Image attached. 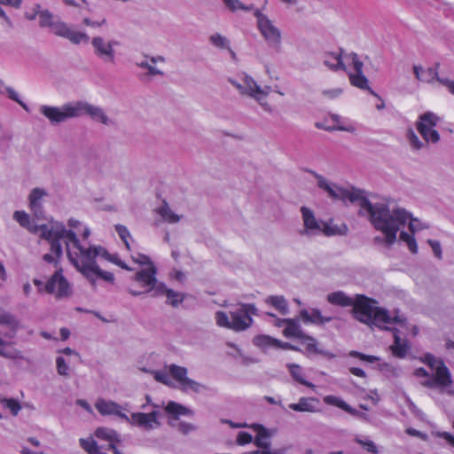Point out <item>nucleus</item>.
Listing matches in <instances>:
<instances>
[{
    "label": "nucleus",
    "mask_w": 454,
    "mask_h": 454,
    "mask_svg": "<svg viewBox=\"0 0 454 454\" xmlns=\"http://www.w3.org/2000/svg\"><path fill=\"white\" fill-rule=\"evenodd\" d=\"M317 181V186L325 191L328 196L333 200L342 201L348 200L351 203L357 202L360 206L359 215H368L369 221L378 231H380L385 238H375V241H384L387 247H391L396 240V235L400 228L409 221V230L414 233L418 231L428 229L429 226L413 218L411 214L402 207L390 209L384 202L372 203L364 195V192L353 188L348 190L329 183L325 177L314 170H308Z\"/></svg>",
    "instance_id": "f257e3e1"
},
{
    "label": "nucleus",
    "mask_w": 454,
    "mask_h": 454,
    "mask_svg": "<svg viewBox=\"0 0 454 454\" xmlns=\"http://www.w3.org/2000/svg\"><path fill=\"white\" fill-rule=\"evenodd\" d=\"M24 17L29 21L38 17V25L41 28H47L54 35L65 38L74 45L87 44L90 40L87 33L74 30L69 24L55 16L49 9H42L40 4H33L30 11L25 12Z\"/></svg>",
    "instance_id": "f03ea898"
},
{
    "label": "nucleus",
    "mask_w": 454,
    "mask_h": 454,
    "mask_svg": "<svg viewBox=\"0 0 454 454\" xmlns=\"http://www.w3.org/2000/svg\"><path fill=\"white\" fill-rule=\"evenodd\" d=\"M157 268L153 267L151 270H138L133 279L139 283L142 287H146V292H152L153 297L167 296V303L172 307H178L184 300V294L169 289L162 282L156 278Z\"/></svg>",
    "instance_id": "7ed1b4c3"
},
{
    "label": "nucleus",
    "mask_w": 454,
    "mask_h": 454,
    "mask_svg": "<svg viewBox=\"0 0 454 454\" xmlns=\"http://www.w3.org/2000/svg\"><path fill=\"white\" fill-rule=\"evenodd\" d=\"M67 257L75 269L81 272L93 286L96 282L91 277V270L97 265L96 257L100 256V246H90L85 247L81 243L72 251L68 248V243H66Z\"/></svg>",
    "instance_id": "20e7f679"
},
{
    "label": "nucleus",
    "mask_w": 454,
    "mask_h": 454,
    "mask_svg": "<svg viewBox=\"0 0 454 454\" xmlns=\"http://www.w3.org/2000/svg\"><path fill=\"white\" fill-rule=\"evenodd\" d=\"M423 362L432 370L435 371L434 379H427L421 381L424 387L428 388H445L451 386L452 380L450 372L442 360L437 359L434 355L427 353L425 355Z\"/></svg>",
    "instance_id": "39448f33"
},
{
    "label": "nucleus",
    "mask_w": 454,
    "mask_h": 454,
    "mask_svg": "<svg viewBox=\"0 0 454 454\" xmlns=\"http://www.w3.org/2000/svg\"><path fill=\"white\" fill-rule=\"evenodd\" d=\"M33 283L38 287L39 293L45 291L47 294H55L58 299L68 298L73 293L69 282L63 276L61 268L54 272L44 286H43V282L37 278L33 279Z\"/></svg>",
    "instance_id": "423d86ee"
},
{
    "label": "nucleus",
    "mask_w": 454,
    "mask_h": 454,
    "mask_svg": "<svg viewBox=\"0 0 454 454\" xmlns=\"http://www.w3.org/2000/svg\"><path fill=\"white\" fill-rule=\"evenodd\" d=\"M254 17L257 19V28L264 40L268 43L269 46L273 48L276 51H281V31L269 17L263 14L259 9L254 12Z\"/></svg>",
    "instance_id": "0eeeda50"
},
{
    "label": "nucleus",
    "mask_w": 454,
    "mask_h": 454,
    "mask_svg": "<svg viewBox=\"0 0 454 454\" xmlns=\"http://www.w3.org/2000/svg\"><path fill=\"white\" fill-rule=\"evenodd\" d=\"M257 308L253 303H242L230 312L231 318V330L242 332L248 329L253 324L252 315H257Z\"/></svg>",
    "instance_id": "6e6552de"
},
{
    "label": "nucleus",
    "mask_w": 454,
    "mask_h": 454,
    "mask_svg": "<svg viewBox=\"0 0 454 454\" xmlns=\"http://www.w3.org/2000/svg\"><path fill=\"white\" fill-rule=\"evenodd\" d=\"M439 121V116L430 111L419 115V121L416 122V128L426 142L436 144L440 141V135L434 129Z\"/></svg>",
    "instance_id": "1a4fd4ad"
},
{
    "label": "nucleus",
    "mask_w": 454,
    "mask_h": 454,
    "mask_svg": "<svg viewBox=\"0 0 454 454\" xmlns=\"http://www.w3.org/2000/svg\"><path fill=\"white\" fill-rule=\"evenodd\" d=\"M39 111L51 124H59L68 119L77 118L75 102L64 104L61 107L43 105Z\"/></svg>",
    "instance_id": "9d476101"
},
{
    "label": "nucleus",
    "mask_w": 454,
    "mask_h": 454,
    "mask_svg": "<svg viewBox=\"0 0 454 454\" xmlns=\"http://www.w3.org/2000/svg\"><path fill=\"white\" fill-rule=\"evenodd\" d=\"M168 372L172 378L179 384V389L182 392L187 393L192 391L198 394L207 388L205 385L188 378V370L184 366L172 364L168 366Z\"/></svg>",
    "instance_id": "9b49d317"
},
{
    "label": "nucleus",
    "mask_w": 454,
    "mask_h": 454,
    "mask_svg": "<svg viewBox=\"0 0 454 454\" xmlns=\"http://www.w3.org/2000/svg\"><path fill=\"white\" fill-rule=\"evenodd\" d=\"M91 43L93 52L104 63H115L116 54L114 47L118 46L120 43L116 40H106L103 36H94L88 43Z\"/></svg>",
    "instance_id": "f8f14e48"
},
{
    "label": "nucleus",
    "mask_w": 454,
    "mask_h": 454,
    "mask_svg": "<svg viewBox=\"0 0 454 454\" xmlns=\"http://www.w3.org/2000/svg\"><path fill=\"white\" fill-rule=\"evenodd\" d=\"M376 301L364 294H356L352 304L353 317L361 323L371 325L375 308L372 303Z\"/></svg>",
    "instance_id": "ddd939ff"
},
{
    "label": "nucleus",
    "mask_w": 454,
    "mask_h": 454,
    "mask_svg": "<svg viewBox=\"0 0 454 454\" xmlns=\"http://www.w3.org/2000/svg\"><path fill=\"white\" fill-rule=\"evenodd\" d=\"M154 408L149 413L144 412H134L131 414L132 426L141 427L146 431L153 430L155 427H159L160 423L159 421L160 411L157 410L159 405L153 404Z\"/></svg>",
    "instance_id": "4468645a"
},
{
    "label": "nucleus",
    "mask_w": 454,
    "mask_h": 454,
    "mask_svg": "<svg viewBox=\"0 0 454 454\" xmlns=\"http://www.w3.org/2000/svg\"><path fill=\"white\" fill-rule=\"evenodd\" d=\"M75 111L77 112V117L86 114L93 121H99L105 125H109L111 122L103 108L93 106L85 101H76Z\"/></svg>",
    "instance_id": "2eb2a0df"
},
{
    "label": "nucleus",
    "mask_w": 454,
    "mask_h": 454,
    "mask_svg": "<svg viewBox=\"0 0 454 454\" xmlns=\"http://www.w3.org/2000/svg\"><path fill=\"white\" fill-rule=\"evenodd\" d=\"M48 196V192L43 188H34L28 195V207L33 215L37 220H45L43 209V198Z\"/></svg>",
    "instance_id": "dca6fc26"
},
{
    "label": "nucleus",
    "mask_w": 454,
    "mask_h": 454,
    "mask_svg": "<svg viewBox=\"0 0 454 454\" xmlns=\"http://www.w3.org/2000/svg\"><path fill=\"white\" fill-rule=\"evenodd\" d=\"M405 321V317L399 315L398 311H396L395 317H391L387 309L376 307L373 312L371 325H375L379 328H383L386 330H392L393 328L386 327L385 325L393 323L403 324Z\"/></svg>",
    "instance_id": "f3484780"
},
{
    "label": "nucleus",
    "mask_w": 454,
    "mask_h": 454,
    "mask_svg": "<svg viewBox=\"0 0 454 454\" xmlns=\"http://www.w3.org/2000/svg\"><path fill=\"white\" fill-rule=\"evenodd\" d=\"M301 212L302 215L304 230L301 231L302 235H317L321 233L322 225L315 217L312 210L307 207H301Z\"/></svg>",
    "instance_id": "a211bd4d"
},
{
    "label": "nucleus",
    "mask_w": 454,
    "mask_h": 454,
    "mask_svg": "<svg viewBox=\"0 0 454 454\" xmlns=\"http://www.w3.org/2000/svg\"><path fill=\"white\" fill-rule=\"evenodd\" d=\"M301 317L304 324H313L316 325H324L333 320L331 316L322 315L320 309H311L309 311L307 309H301L300 311Z\"/></svg>",
    "instance_id": "6ab92c4d"
},
{
    "label": "nucleus",
    "mask_w": 454,
    "mask_h": 454,
    "mask_svg": "<svg viewBox=\"0 0 454 454\" xmlns=\"http://www.w3.org/2000/svg\"><path fill=\"white\" fill-rule=\"evenodd\" d=\"M439 67V64H436V67H428L426 69H423L421 67L414 66L413 67V72L416 76V78L423 82H433L434 80H436L439 83L442 84L441 81L449 80L448 78H442L438 75L437 67Z\"/></svg>",
    "instance_id": "aec40b11"
},
{
    "label": "nucleus",
    "mask_w": 454,
    "mask_h": 454,
    "mask_svg": "<svg viewBox=\"0 0 454 454\" xmlns=\"http://www.w3.org/2000/svg\"><path fill=\"white\" fill-rule=\"evenodd\" d=\"M300 340L301 343L305 346L306 355L318 354L328 359H333L336 356L333 353L328 350L319 348L317 347V340L312 336L305 334L301 339H300Z\"/></svg>",
    "instance_id": "412c9836"
},
{
    "label": "nucleus",
    "mask_w": 454,
    "mask_h": 454,
    "mask_svg": "<svg viewBox=\"0 0 454 454\" xmlns=\"http://www.w3.org/2000/svg\"><path fill=\"white\" fill-rule=\"evenodd\" d=\"M319 399L317 397H301L298 403H290L289 408L300 412H317L319 411Z\"/></svg>",
    "instance_id": "4be33fe9"
},
{
    "label": "nucleus",
    "mask_w": 454,
    "mask_h": 454,
    "mask_svg": "<svg viewBox=\"0 0 454 454\" xmlns=\"http://www.w3.org/2000/svg\"><path fill=\"white\" fill-rule=\"evenodd\" d=\"M0 356L11 359L18 360L24 359L22 351L17 349L14 346V342L4 340L0 336Z\"/></svg>",
    "instance_id": "5701e85b"
},
{
    "label": "nucleus",
    "mask_w": 454,
    "mask_h": 454,
    "mask_svg": "<svg viewBox=\"0 0 454 454\" xmlns=\"http://www.w3.org/2000/svg\"><path fill=\"white\" fill-rule=\"evenodd\" d=\"M342 50L337 52H325L323 55V63L333 71L346 70V66L341 58Z\"/></svg>",
    "instance_id": "b1692460"
},
{
    "label": "nucleus",
    "mask_w": 454,
    "mask_h": 454,
    "mask_svg": "<svg viewBox=\"0 0 454 454\" xmlns=\"http://www.w3.org/2000/svg\"><path fill=\"white\" fill-rule=\"evenodd\" d=\"M251 428L257 431V435L254 440V443L258 448L262 449V450H270V442H269V438L270 437V434L268 429L260 424H253Z\"/></svg>",
    "instance_id": "393cba45"
},
{
    "label": "nucleus",
    "mask_w": 454,
    "mask_h": 454,
    "mask_svg": "<svg viewBox=\"0 0 454 454\" xmlns=\"http://www.w3.org/2000/svg\"><path fill=\"white\" fill-rule=\"evenodd\" d=\"M324 402L326 404L336 406L353 416L364 415L363 413H361L360 411H358L357 410L354 409L349 404H348L344 400H342L340 397H337L335 395H325L324 397Z\"/></svg>",
    "instance_id": "a878e982"
},
{
    "label": "nucleus",
    "mask_w": 454,
    "mask_h": 454,
    "mask_svg": "<svg viewBox=\"0 0 454 454\" xmlns=\"http://www.w3.org/2000/svg\"><path fill=\"white\" fill-rule=\"evenodd\" d=\"M95 436L98 439L110 442L108 450H113L114 453V449H113L111 445H114L117 449L114 442H120L119 434L115 430L107 427H98L95 431Z\"/></svg>",
    "instance_id": "bb28decb"
},
{
    "label": "nucleus",
    "mask_w": 454,
    "mask_h": 454,
    "mask_svg": "<svg viewBox=\"0 0 454 454\" xmlns=\"http://www.w3.org/2000/svg\"><path fill=\"white\" fill-rule=\"evenodd\" d=\"M392 331L394 333V344L391 346L392 353L396 357L403 358L407 355V342L401 339L399 336V331L397 329L393 328Z\"/></svg>",
    "instance_id": "cd10ccee"
},
{
    "label": "nucleus",
    "mask_w": 454,
    "mask_h": 454,
    "mask_svg": "<svg viewBox=\"0 0 454 454\" xmlns=\"http://www.w3.org/2000/svg\"><path fill=\"white\" fill-rule=\"evenodd\" d=\"M354 300L342 291H336L327 295V301L333 305L349 307L354 304Z\"/></svg>",
    "instance_id": "c85d7f7f"
},
{
    "label": "nucleus",
    "mask_w": 454,
    "mask_h": 454,
    "mask_svg": "<svg viewBox=\"0 0 454 454\" xmlns=\"http://www.w3.org/2000/svg\"><path fill=\"white\" fill-rule=\"evenodd\" d=\"M265 301L267 304L275 308L282 315H287L289 313L288 303L283 295L268 296Z\"/></svg>",
    "instance_id": "c756f323"
},
{
    "label": "nucleus",
    "mask_w": 454,
    "mask_h": 454,
    "mask_svg": "<svg viewBox=\"0 0 454 454\" xmlns=\"http://www.w3.org/2000/svg\"><path fill=\"white\" fill-rule=\"evenodd\" d=\"M281 322L286 325V327L284 330V334L287 337L293 336L296 337L299 340L301 339L305 333L301 330L299 323L296 319L294 318H285L281 320Z\"/></svg>",
    "instance_id": "7c9ffc66"
},
{
    "label": "nucleus",
    "mask_w": 454,
    "mask_h": 454,
    "mask_svg": "<svg viewBox=\"0 0 454 454\" xmlns=\"http://www.w3.org/2000/svg\"><path fill=\"white\" fill-rule=\"evenodd\" d=\"M165 411L167 413L172 415L176 419H177L180 415H193V411L192 410L174 401L168 403L167 406L165 407Z\"/></svg>",
    "instance_id": "2f4dec72"
},
{
    "label": "nucleus",
    "mask_w": 454,
    "mask_h": 454,
    "mask_svg": "<svg viewBox=\"0 0 454 454\" xmlns=\"http://www.w3.org/2000/svg\"><path fill=\"white\" fill-rule=\"evenodd\" d=\"M244 90H241L242 94H247L254 98H258L257 95H266L256 82L250 76L246 75L243 79Z\"/></svg>",
    "instance_id": "473e14b6"
},
{
    "label": "nucleus",
    "mask_w": 454,
    "mask_h": 454,
    "mask_svg": "<svg viewBox=\"0 0 454 454\" xmlns=\"http://www.w3.org/2000/svg\"><path fill=\"white\" fill-rule=\"evenodd\" d=\"M95 407L101 415H114L118 409L121 408V405L113 401L99 399L96 403Z\"/></svg>",
    "instance_id": "72a5a7b5"
},
{
    "label": "nucleus",
    "mask_w": 454,
    "mask_h": 454,
    "mask_svg": "<svg viewBox=\"0 0 454 454\" xmlns=\"http://www.w3.org/2000/svg\"><path fill=\"white\" fill-rule=\"evenodd\" d=\"M287 367L289 369V372L292 375L293 379L299 382L300 384H302L306 387L314 388L315 385L308 380H305L303 376V371L302 368L296 364H287Z\"/></svg>",
    "instance_id": "f704fd0d"
},
{
    "label": "nucleus",
    "mask_w": 454,
    "mask_h": 454,
    "mask_svg": "<svg viewBox=\"0 0 454 454\" xmlns=\"http://www.w3.org/2000/svg\"><path fill=\"white\" fill-rule=\"evenodd\" d=\"M350 83L361 90H369L372 95H375L374 91L369 86L368 79L364 75L363 73L359 74H348Z\"/></svg>",
    "instance_id": "c9c22d12"
},
{
    "label": "nucleus",
    "mask_w": 454,
    "mask_h": 454,
    "mask_svg": "<svg viewBox=\"0 0 454 454\" xmlns=\"http://www.w3.org/2000/svg\"><path fill=\"white\" fill-rule=\"evenodd\" d=\"M0 324L7 325L14 333L19 327L20 322L17 317L0 307Z\"/></svg>",
    "instance_id": "e433bc0d"
},
{
    "label": "nucleus",
    "mask_w": 454,
    "mask_h": 454,
    "mask_svg": "<svg viewBox=\"0 0 454 454\" xmlns=\"http://www.w3.org/2000/svg\"><path fill=\"white\" fill-rule=\"evenodd\" d=\"M157 213L166 221L170 223H177L180 220V216L175 214L168 207L167 201H163L160 207L157 209Z\"/></svg>",
    "instance_id": "4c0bfd02"
},
{
    "label": "nucleus",
    "mask_w": 454,
    "mask_h": 454,
    "mask_svg": "<svg viewBox=\"0 0 454 454\" xmlns=\"http://www.w3.org/2000/svg\"><path fill=\"white\" fill-rule=\"evenodd\" d=\"M275 341V338L264 334L257 335L253 339L254 345L263 350H266L269 348H274Z\"/></svg>",
    "instance_id": "58836bf2"
},
{
    "label": "nucleus",
    "mask_w": 454,
    "mask_h": 454,
    "mask_svg": "<svg viewBox=\"0 0 454 454\" xmlns=\"http://www.w3.org/2000/svg\"><path fill=\"white\" fill-rule=\"evenodd\" d=\"M321 232H323L325 236H333V235H345L348 231V227L346 224H342L340 227L338 226H331L327 223H322Z\"/></svg>",
    "instance_id": "ea45409f"
},
{
    "label": "nucleus",
    "mask_w": 454,
    "mask_h": 454,
    "mask_svg": "<svg viewBox=\"0 0 454 454\" xmlns=\"http://www.w3.org/2000/svg\"><path fill=\"white\" fill-rule=\"evenodd\" d=\"M209 42L218 49H229L230 40L219 33H215L209 36Z\"/></svg>",
    "instance_id": "a19ab883"
},
{
    "label": "nucleus",
    "mask_w": 454,
    "mask_h": 454,
    "mask_svg": "<svg viewBox=\"0 0 454 454\" xmlns=\"http://www.w3.org/2000/svg\"><path fill=\"white\" fill-rule=\"evenodd\" d=\"M0 403L4 408L9 409L12 416H17L21 410L19 401L13 398H1Z\"/></svg>",
    "instance_id": "79ce46f5"
},
{
    "label": "nucleus",
    "mask_w": 454,
    "mask_h": 454,
    "mask_svg": "<svg viewBox=\"0 0 454 454\" xmlns=\"http://www.w3.org/2000/svg\"><path fill=\"white\" fill-rule=\"evenodd\" d=\"M354 441L361 445L367 452L371 454H379V449L373 441L370 439H363L360 436H356Z\"/></svg>",
    "instance_id": "37998d69"
},
{
    "label": "nucleus",
    "mask_w": 454,
    "mask_h": 454,
    "mask_svg": "<svg viewBox=\"0 0 454 454\" xmlns=\"http://www.w3.org/2000/svg\"><path fill=\"white\" fill-rule=\"evenodd\" d=\"M80 446L88 452V454H97L99 451V448L95 440L92 438H81L79 440Z\"/></svg>",
    "instance_id": "c03bdc74"
},
{
    "label": "nucleus",
    "mask_w": 454,
    "mask_h": 454,
    "mask_svg": "<svg viewBox=\"0 0 454 454\" xmlns=\"http://www.w3.org/2000/svg\"><path fill=\"white\" fill-rule=\"evenodd\" d=\"M13 219L19 223V224L27 229L29 226L32 219L30 215L23 210H17L13 213Z\"/></svg>",
    "instance_id": "a18cd8bd"
},
{
    "label": "nucleus",
    "mask_w": 454,
    "mask_h": 454,
    "mask_svg": "<svg viewBox=\"0 0 454 454\" xmlns=\"http://www.w3.org/2000/svg\"><path fill=\"white\" fill-rule=\"evenodd\" d=\"M399 238H400V239L402 241H403V242H405L407 244L409 250L412 254H417L418 253L417 241H416L415 238L412 235H410L406 231H401Z\"/></svg>",
    "instance_id": "49530a36"
},
{
    "label": "nucleus",
    "mask_w": 454,
    "mask_h": 454,
    "mask_svg": "<svg viewBox=\"0 0 454 454\" xmlns=\"http://www.w3.org/2000/svg\"><path fill=\"white\" fill-rule=\"evenodd\" d=\"M215 322L216 325L220 327L231 329V320H230L228 315L223 311H216L215 312Z\"/></svg>",
    "instance_id": "de8ad7c7"
},
{
    "label": "nucleus",
    "mask_w": 454,
    "mask_h": 454,
    "mask_svg": "<svg viewBox=\"0 0 454 454\" xmlns=\"http://www.w3.org/2000/svg\"><path fill=\"white\" fill-rule=\"evenodd\" d=\"M93 274L97 275L98 278H102L106 282L114 283V274L110 271L101 270L98 264L93 268V270H91V276Z\"/></svg>",
    "instance_id": "09e8293b"
},
{
    "label": "nucleus",
    "mask_w": 454,
    "mask_h": 454,
    "mask_svg": "<svg viewBox=\"0 0 454 454\" xmlns=\"http://www.w3.org/2000/svg\"><path fill=\"white\" fill-rule=\"evenodd\" d=\"M132 259L135 262L140 264V265H147L149 266L148 269H142L141 270H151L153 267H156L151 258L144 254H137V256H132Z\"/></svg>",
    "instance_id": "8fccbe9b"
},
{
    "label": "nucleus",
    "mask_w": 454,
    "mask_h": 454,
    "mask_svg": "<svg viewBox=\"0 0 454 454\" xmlns=\"http://www.w3.org/2000/svg\"><path fill=\"white\" fill-rule=\"evenodd\" d=\"M407 139L411 145L416 149L420 150L424 147V143L419 140L418 136L415 134L414 130L412 129H409L407 131Z\"/></svg>",
    "instance_id": "3c124183"
},
{
    "label": "nucleus",
    "mask_w": 454,
    "mask_h": 454,
    "mask_svg": "<svg viewBox=\"0 0 454 454\" xmlns=\"http://www.w3.org/2000/svg\"><path fill=\"white\" fill-rule=\"evenodd\" d=\"M137 67L147 69L148 75H163L164 73L157 67L152 66L147 60H143L136 63Z\"/></svg>",
    "instance_id": "603ef678"
},
{
    "label": "nucleus",
    "mask_w": 454,
    "mask_h": 454,
    "mask_svg": "<svg viewBox=\"0 0 454 454\" xmlns=\"http://www.w3.org/2000/svg\"><path fill=\"white\" fill-rule=\"evenodd\" d=\"M51 245L50 250L51 253L53 254L57 258L61 259L63 255V248L60 243V239L53 238L52 239L48 241Z\"/></svg>",
    "instance_id": "864d4df0"
},
{
    "label": "nucleus",
    "mask_w": 454,
    "mask_h": 454,
    "mask_svg": "<svg viewBox=\"0 0 454 454\" xmlns=\"http://www.w3.org/2000/svg\"><path fill=\"white\" fill-rule=\"evenodd\" d=\"M114 228L121 239L124 242L126 247L129 249V243L128 239L130 238V233L127 227L122 224H116Z\"/></svg>",
    "instance_id": "5fc2aeb1"
},
{
    "label": "nucleus",
    "mask_w": 454,
    "mask_h": 454,
    "mask_svg": "<svg viewBox=\"0 0 454 454\" xmlns=\"http://www.w3.org/2000/svg\"><path fill=\"white\" fill-rule=\"evenodd\" d=\"M349 356L359 358V359L368 362V363H374V362L380 361L379 356H372V355H365L364 353H361V352L356 351V350L350 351Z\"/></svg>",
    "instance_id": "6e6d98bb"
},
{
    "label": "nucleus",
    "mask_w": 454,
    "mask_h": 454,
    "mask_svg": "<svg viewBox=\"0 0 454 454\" xmlns=\"http://www.w3.org/2000/svg\"><path fill=\"white\" fill-rule=\"evenodd\" d=\"M56 365H57L58 373L59 375L68 376L69 367H68L67 364L66 363V360L62 356H58L56 358Z\"/></svg>",
    "instance_id": "4d7b16f0"
},
{
    "label": "nucleus",
    "mask_w": 454,
    "mask_h": 454,
    "mask_svg": "<svg viewBox=\"0 0 454 454\" xmlns=\"http://www.w3.org/2000/svg\"><path fill=\"white\" fill-rule=\"evenodd\" d=\"M5 90L10 99L17 102L24 110L28 112L27 106L20 98L19 94L12 87H6Z\"/></svg>",
    "instance_id": "13d9d810"
},
{
    "label": "nucleus",
    "mask_w": 454,
    "mask_h": 454,
    "mask_svg": "<svg viewBox=\"0 0 454 454\" xmlns=\"http://www.w3.org/2000/svg\"><path fill=\"white\" fill-rule=\"evenodd\" d=\"M99 251H101L100 257L106 259V261L113 262L114 264H120L121 259L117 254H110L105 247H99Z\"/></svg>",
    "instance_id": "bf43d9fd"
},
{
    "label": "nucleus",
    "mask_w": 454,
    "mask_h": 454,
    "mask_svg": "<svg viewBox=\"0 0 454 454\" xmlns=\"http://www.w3.org/2000/svg\"><path fill=\"white\" fill-rule=\"evenodd\" d=\"M348 58L352 61L353 68L355 73L354 74H359L363 73V62L359 59L358 55L355 52H352L348 55Z\"/></svg>",
    "instance_id": "052dcab7"
},
{
    "label": "nucleus",
    "mask_w": 454,
    "mask_h": 454,
    "mask_svg": "<svg viewBox=\"0 0 454 454\" xmlns=\"http://www.w3.org/2000/svg\"><path fill=\"white\" fill-rule=\"evenodd\" d=\"M316 127L318 128V129H324L325 130H327V131H332V130H341V131H347V132H355L356 131V129L354 126L352 125H348V126H342V125H339L335 128H325L323 126V124L319 123V122H316Z\"/></svg>",
    "instance_id": "680f3d73"
},
{
    "label": "nucleus",
    "mask_w": 454,
    "mask_h": 454,
    "mask_svg": "<svg viewBox=\"0 0 454 454\" xmlns=\"http://www.w3.org/2000/svg\"><path fill=\"white\" fill-rule=\"evenodd\" d=\"M236 442L239 445H245L253 442V436L248 432L241 431L238 434Z\"/></svg>",
    "instance_id": "e2e57ef3"
},
{
    "label": "nucleus",
    "mask_w": 454,
    "mask_h": 454,
    "mask_svg": "<svg viewBox=\"0 0 454 454\" xmlns=\"http://www.w3.org/2000/svg\"><path fill=\"white\" fill-rule=\"evenodd\" d=\"M40 238L47 241L51 240L54 237L53 229H50L47 224H40Z\"/></svg>",
    "instance_id": "0e129e2a"
},
{
    "label": "nucleus",
    "mask_w": 454,
    "mask_h": 454,
    "mask_svg": "<svg viewBox=\"0 0 454 454\" xmlns=\"http://www.w3.org/2000/svg\"><path fill=\"white\" fill-rule=\"evenodd\" d=\"M223 2L225 6L231 12L242 10L243 8V3H241L239 0H223Z\"/></svg>",
    "instance_id": "69168bd1"
},
{
    "label": "nucleus",
    "mask_w": 454,
    "mask_h": 454,
    "mask_svg": "<svg viewBox=\"0 0 454 454\" xmlns=\"http://www.w3.org/2000/svg\"><path fill=\"white\" fill-rule=\"evenodd\" d=\"M427 243L430 245L435 257H437L438 259H442V252L440 242L434 239H428Z\"/></svg>",
    "instance_id": "338daca9"
},
{
    "label": "nucleus",
    "mask_w": 454,
    "mask_h": 454,
    "mask_svg": "<svg viewBox=\"0 0 454 454\" xmlns=\"http://www.w3.org/2000/svg\"><path fill=\"white\" fill-rule=\"evenodd\" d=\"M197 427L192 423L183 421L180 422L178 425V430L184 434H188L189 433L195 431Z\"/></svg>",
    "instance_id": "774afa93"
}]
</instances>
